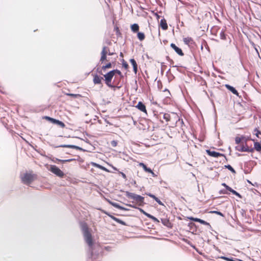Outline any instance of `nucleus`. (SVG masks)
<instances>
[{"label": "nucleus", "mask_w": 261, "mask_h": 261, "mask_svg": "<svg viewBox=\"0 0 261 261\" xmlns=\"http://www.w3.org/2000/svg\"><path fill=\"white\" fill-rule=\"evenodd\" d=\"M164 30H166V29H167L168 26H167V23H165V22H164Z\"/></svg>", "instance_id": "3c124183"}, {"label": "nucleus", "mask_w": 261, "mask_h": 261, "mask_svg": "<svg viewBox=\"0 0 261 261\" xmlns=\"http://www.w3.org/2000/svg\"><path fill=\"white\" fill-rule=\"evenodd\" d=\"M126 196L130 199H132L135 200L138 203H139V205H142V203L144 201V197H142L140 195L135 194L133 193H130L128 192H126Z\"/></svg>", "instance_id": "20e7f679"}, {"label": "nucleus", "mask_w": 261, "mask_h": 261, "mask_svg": "<svg viewBox=\"0 0 261 261\" xmlns=\"http://www.w3.org/2000/svg\"><path fill=\"white\" fill-rule=\"evenodd\" d=\"M119 173L121 175L123 178L125 179L126 178V176L124 173L122 172H119Z\"/></svg>", "instance_id": "37998d69"}, {"label": "nucleus", "mask_w": 261, "mask_h": 261, "mask_svg": "<svg viewBox=\"0 0 261 261\" xmlns=\"http://www.w3.org/2000/svg\"><path fill=\"white\" fill-rule=\"evenodd\" d=\"M236 148L237 150L239 151H242V152H245V151H247V150H248V149L246 148H244V145H238V146H237L236 147Z\"/></svg>", "instance_id": "dca6fc26"}, {"label": "nucleus", "mask_w": 261, "mask_h": 261, "mask_svg": "<svg viewBox=\"0 0 261 261\" xmlns=\"http://www.w3.org/2000/svg\"><path fill=\"white\" fill-rule=\"evenodd\" d=\"M68 95L72 97H75L77 96L76 94H69Z\"/></svg>", "instance_id": "8fccbe9b"}, {"label": "nucleus", "mask_w": 261, "mask_h": 261, "mask_svg": "<svg viewBox=\"0 0 261 261\" xmlns=\"http://www.w3.org/2000/svg\"><path fill=\"white\" fill-rule=\"evenodd\" d=\"M244 148H246L247 149H248V150H247V151H245V152H252L253 151V150L254 149L252 148H251V147H249L247 146V145L245 144V145H244Z\"/></svg>", "instance_id": "c756f323"}, {"label": "nucleus", "mask_w": 261, "mask_h": 261, "mask_svg": "<svg viewBox=\"0 0 261 261\" xmlns=\"http://www.w3.org/2000/svg\"><path fill=\"white\" fill-rule=\"evenodd\" d=\"M49 171L60 177H63L64 175L63 172L55 165H51L49 168Z\"/></svg>", "instance_id": "423d86ee"}, {"label": "nucleus", "mask_w": 261, "mask_h": 261, "mask_svg": "<svg viewBox=\"0 0 261 261\" xmlns=\"http://www.w3.org/2000/svg\"><path fill=\"white\" fill-rule=\"evenodd\" d=\"M114 31L116 32V34L117 35V36H120L121 35V33L120 32V31L119 29V27L116 25L115 27H114Z\"/></svg>", "instance_id": "bb28decb"}, {"label": "nucleus", "mask_w": 261, "mask_h": 261, "mask_svg": "<svg viewBox=\"0 0 261 261\" xmlns=\"http://www.w3.org/2000/svg\"><path fill=\"white\" fill-rule=\"evenodd\" d=\"M170 93L168 90H164V96H166L167 99L170 98Z\"/></svg>", "instance_id": "7c9ffc66"}, {"label": "nucleus", "mask_w": 261, "mask_h": 261, "mask_svg": "<svg viewBox=\"0 0 261 261\" xmlns=\"http://www.w3.org/2000/svg\"><path fill=\"white\" fill-rule=\"evenodd\" d=\"M122 66L125 69H127L128 67V65L126 62L123 63Z\"/></svg>", "instance_id": "58836bf2"}, {"label": "nucleus", "mask_w": 261, "mask_h": 261, "mask_svg": "<svg viewBox=\"0 0 261 261\" xmlns=\"http://www.w3.org/2000/svg\"><path fill=\"white\" fill-rule=\"evenodd\" d=\"M110 203L114 206L115 207L121 210H125L126 209L124 208L123 207L119 205L118 204L116 203H113V202H110Z\"/></svg>", "instance_id": "393cba45"}, {"label": "nucleus", "mask_w": 261, "mask_h": 261, "mask_svg": "<svg viewBox=\"0 0 261 261\" xmlns=\"http://www.w3.org/2000/svg\"><path fill=\"white\" fill-rule=\"evenodd\" d=\"M101 57L100 59V64H103L105 62H108L109 60L107 59V56L108 55L109 56H112L114 54L113 53H111L110 51V49L107 46H103L102 47V49L101 52Z\"/></svg>", "instance_id": "7ed1b4c3"}, {"label": "nucleus", "mask_w": 261, "mask_h": 261, "mask_svg": "<svg viewBox=\"0 0 261 261\" xmlns=\"http://www.w3.org/2000/svg\"><path fill=\"white\" fill-rule=\"evenodd\" d=\"M249 139H250L249 137L246 138L245 137V139H244L243 142H246Z\"/></svg>", "instance_id": "09e8293b"}, {"label": "nucleus", "mask_w": 261, "mask_h": 261, "mask_svg": "<svg viewBox=\"0 0 261 261\" xmlns=\"http://www.w3.org/2000/svg\"><path fill=\"white\" fill-rule=\"evenodd\" d=\"M43 118L47 121H49L52 123L56 124L57 122V120L54 118H53L51 117H50L49 116H44Z\"/></svg>", "instance_id": "f3484780"}, {"label": "nucleus", "mask_w": 261, "mask_h": 261, "mask_svg": "<svg viewBox=\"0 0 261 261\" xmlns=\"http://www.w3.org/2000/svg\"><path fill=\"white\" fill-rule=\"evenodd\" d=\"M191 41V39L190 38H185L184 39V41L186 44L189 43Z\"/></svg>", "instance_id": "473e14b6"}, {"label": "nucleus", "mask_w": 261, "mask_h": 261, "mask_svg": "<svg viewBox=\"0 0 261 261\" xmlns=\"http://www.w3.org/2000/svg\"><path fill=\"white\" fill-rule=\"evenodd\" d=\"M113 71V73L114 74V75L116 74H118L121 78H122L123 77L122 73L121 72V71L119 70H117V69H115V70H112Z\"/></svg>", "instance_id": "c85d7f7f"}, {"label": "nucleus", "mask_w": 261, "mask_h": 261, "mask_svg": "<svg viewBox=\"0 0 261 261\" xmlns=\"http://www.w3.org/2000/svg\"><path fill=\"white\" fill-rule=\"evenodd\" d=\"M113 219L116 222H117V223H119V224H121L122 225H125L126 224L122 220L118 219V218H117L116 217H113Z\"/></svg>", "instance_id": "a878e982"}, {"label": "nucleus", "mask_w": 261, "mask_h": 261, "mask_svg": "<svg viewBox=\"0 0 261 261\" xmlns=\"http://www.w3.org/2000/svg\"><path fill=\"white\" fill-rule=\"evenodd\" d=\"M189 219L190 220H193V221H196V222H199V220H200L199 218H193V217L189 218Z\"/></svg>", "instance_id": "4c0bfd02"}, {"label": "nucleus", "mask_w": 261, "mask_h": 261, "mask_svg": "<svg viewBox=\"0 0 261 261\" xmlns=\"http://www.w3.org/2000/svg\"><path fill=\"white\" fill-rule=\"evenodd\" d=\"M73 161H75V159H68V160H66V162H70Z\"/></svg>", "instance_id": "de8ad7c7"}, {"label": "nucleus", "mask_w": 261, "mask_h": 261, "mask_svg": "<svg viewBox=\"0 0 261 261\" xmlns=\"http://www.w3.org/2000/svg\"><path fill=\"white\" fill-rule=\"evenodd\" d=\"M172 116H175V115L174 114H172Z\"/></svg>", "instance_id": "6e6d98bb"}, {"label": "nucleus", "mask_w": 261, "mask_h": 261, "mask_svg": "<svg viewBox=\"0 0 261 261\" xmlns=\"http://www.w3.org/2000/svg\"><path fill=\"white\" fill-rule=\"evenodd\" d=\"M225 167L227 168H228L229 170H230L231 172H232L233 173L235 172V171L234 170V169L232 168V167L231 166L228 165V166H225Z\"/></svg>", "instance_id": "f704fd0d"}, {"label": "nucleus", "mask_w": 261, "mask_h": 261, "mask_svg": "<svg viewBox=\"0 0 261 261\" xmlns=\"http://www.w3.org/2000/svg\"><path fill=\"white\" fill-rule=\"evenodd\" d=\"M222 185L225 187L228 190L232 193L233 194L238 196L239 197H241V195L238 192L232 189L230 187L227 186L225 183H223Z\"/></svg>", "instance_id": "9d476101"}, {"label": "nucleus", "mask_w": 261, "mask_h": 261, "mask_svg": "<svg viewBox=\"0 0 261 261\" xmlns=\"http://www.w3.org/2000/svg\"><path fill=\"white\" fill-rule=\"evenodd\" d=\"M226 87L228 90H229L230 91H231L233 94L238 95V93L237 91L233 87L230 86L228 85H226Z\"/></svg>", "instance_id": "a211bd4d"}, {"label": "nucleus", "mask_w": 261, "mask_h": 261, "mask_svg": "<svg viewBox=\"0 0 261 261\" xmlns=\"http://www.w3.org/2000/svg\"><path fill=\"white\" fill-rule=\"evenodd\" d=\"M199 223H201V224H204V225H209V223H207V222H206V221H204V220H201V219H200V220H199Z\"/></svg>", "instance_id": "e433bc0d"}, {"label": "nucleus", "mask_w": 261, "mask_h": 261, "mask_svg": "<svg viewBox=\"0 0 261 261\" xmlns=\"http://www.w3.org/2000/svg\"><path fill=\"white\" fill-rule=\"evenodd\" d=\"M161 73H163V69L162 68L161 69Z\"/></svg>", "instance_id": "864d4df0"}, {"label": "nucleus", "mask_w": 261, "mask_h": 261, "mask_svg": "<svg viewBox=\"0 0 261 261\" xmlns=\"http://www.w3.org/2000/svg\"><path fill=\"white\" fill-rule=\"evenodd\" d=\"M154 16L155 17V18H156V20H158V21L159 20V19L160 18V17H161V15H160L158 13H154Z\"/></svg>", "instance_id": "c9c22d12"}, {"label": "nucleus", "mask_w": 261, "mask_h": 261, "mask_svg": "<svg viewBox=\"0 0 261 261\" xmlns=\"http://www.w3.org/2000/svg\"><path fill=\"white\" fill-rule=\"evenodd\" d=\"M93 165L94 166H95V167H97L103 171H106V172H109V170L106 168H105V167L100 165H99L98 164H96V163H94L93 164Z\"/></svg>", "instance_id": "aec40b11"}, {"label": "nucleus", "mask_w": 261, "mask_h": 261, "mask_svg": "<svg viewBox=\"0 0 261 261\" xmlns=\"http://www.w3.org/2000/svg\"><path fill=\"white\" fill-rule=\"evenodd\" d=\"M112 65L111 62H108L106 65H103L101 66V69L103 70H106L107 69H109L112 68Z\"/></svg>", "instance_id": "6ab92c4d"}, {"label": "nucleus", "mask_w": 261, "mask_h": 261, "mask_svg": "<svg viewBox=\"0 0 261 261\" xmlns=\"http://www.w3.org/2000/svg\"><path fill=\"white\" fill-rule=\"evenodd\" d=\"M211 213H215V214H217V215H219L220 216H223V215L222 214V213H221V212H218V211H213V212H211Z\"/></svg>", "instance_id": "ea45409f"}, {"label": "nucleus", "mask_w": 261, "mask_h": 261, "mask_svg": "<svg viewBox=\"0 0 261 261\" xmlns=\"http://www.w3.org/2000/svg\"><path fill=\"white\" fill-rule=\"evenodd\" d=\"M112 145L113 146H116V145H117V142L115 141H113L111 143Z\"/></svg>", "instance_id": "c03bdc74"}, {"label": "nucleus", "mask_w": 261, "mask_h": 261, "mask_svg": "<svg viewBox=\"0 0 261 261\" xmlns=\"http://www.w3.org/2000/svg\"><path fill=\"white\" fill-rule=\"evenodd\" d=\"M56 161L58 162H60L62 163H64L66 162V160H60V159H56Z\"/></svg>", "instance_id": "79ce46f5"}, {"label": "nucleus", "mask_w": 261, "mask_h": 261, "mask_svg": "<svg viewBox=\"0 0 261 261\" xmlns=\"http://www.w3.org/2000/svg\"><path fill=\"white\" fill-rule=\"evenodd\" d=\"M114 76V74L112 70L104 75L106 84H107V85L108 86H109L110 87H114L111 84V81H112V80Z\"/></svg>", "instance_id": "39448f33"}, {"label": "nucleus", "mask_w": 261, "mask_h": 261, "mask_svg": "<svg viewBox=\"0 0 261 261\" xmlns=\"http://www.w3.org/2000/svg\"><path fill=\"white\" fill-rule=\"evenodd\" d=\"M252 140L254 142V149L257 151H260L261 150L260 143L254 139H252Z\"/></svg>", "instance_id": "9b49d317"}, {"label": "nucleus", "mask_w": 261, "mask_h": 261, "mask_svg": "<svg viewBox=\"0 0 261 261\" xmlns=\"http://www.w3.org/2000/svg\"><path fill=\"white\" fill-rule=\"evenodd\" d=\"M56 124L60 126L61 128H64L65 127V124L63 122L59 120H57Z\"/></svg>", "instance_id": "cd10ccee"}, {"label": "nucleus", "mask_w": 261, "mask_h": 261, "mask_svg": "<svg viewBox=\"0 0 261 261\" xmlns=\"http://www.w3.org/2000/svg\"><path fill=\"white\" fill-rule=\"evenodd\" d=\"M130 62L131 63L133 66L134 71L135 72V73H136L137 72V64L136 61L134 59H131L130 60Z\"/></svg>", "instance_id": "2eb2a0df"}, {"label": "nucleus", "mask_w": 261, "mask_h": 261, "mask_svg": "<svg viewBox=\"0 0 261 261\" xmlns=\"http://www.w3.org/2000/svg\"><path fill=\"white\" fill-rule=\"evenodd\" d=\"M137 37H138V38L140 41H143L145 38V35L143 33L139 32H138V34H137Z\"/></svg>", "instance_id": "412c9836"}, {"label": "nucleus", "mask_w": 261, "mask_h": 261, "mask_svg": "<svg viewBox=\"0 0 261 261\" xmlns=\"http://www.w3.org/2000/svg\"><path fill=\"white\" fill-rule=\"evenodd\" d=\"M128 205L129 206L132 207H136L135 206H133V205H132L131 204H128Z\"/></svg>", "instance_id": "603ef678"}, {"label": "nucleus", "mask_w": 261, "mask_h": 261, "mask_svg": "<svg viewBox=\"0 0 261 261\" xmlns=\"http://www.w3.org/2000/svg\"><path fill=\"white\" fill-rule=\"evenodd\" d=\"M139 166L142 167L143 169L148 173H153L150 168H147V166L143 163H140L139 164Z\"/></svg>", "instance_id": "4468645a"}, {"label": "nucleus", "mask_w": 261, "mask_h": 261, "mask_svg": "<svg viewBox=\"0 0 261 261\" xmlns=\"http://www.w3.org/2000/svg\"><path fill=\"white\" fill-rule=\"evenodd\" d=\"M244 139H245V137H237L236 138L235 141L236 143L238 144H240L241 142H243Z\"/></svg>", "instance_id": "4be33fe9"}, {"label": "nucleus", "mask_w": 261, "mask_h": 261, "mask_svg": "<svg viewBox=\"0 0 261 261\" xmlns=\"http://www.w3.org/2000/svg\"><path fill=\"white\" fill-rule=\"evenodd\" d=\"M64 147H69V148H75V146L73 145H65Z\"/></svg>", "instance_id": "49530a36"}, {"label": "nucleus", "mask_w": 261, "mask_h": 261, "mask_svg": "<svg viewBox=\"0 0 261 261\" xmlns=\"http://www.w3.org/2000/svg\"><path fill=\"white\" fill-rule=\"evenodd\" d=\"M147 195H148L149 197L153 198L160 204L163 205V204L162 203V202L157 197H156L154 195H152V194H151L150 193L147 194Z\"/></svg>", "instance_id": "5701e85b"}, {"label": "nucleus", "mask_w": 261, "mask_h": 261, "mask_svg": "<svg viewBox=\"0 0 261 261\" xmlns=\"http://www.w3.org/2000/svg\"><path fill=\"white\" fill-rule=\"evenodd\" d=\"M174 121H173V123L171 124V125H174Z\"/></svg>", "instance_id": "5fc2aeb1"}, {"label": "nucleus", "mask_w": 261, "mask_h": 261, "mask_svg": "<svg viewBox=\"0 0 261 261\" xmlns=\"http://www.w3.org/2000/svg\"><path fill=\"white\" fill-rule=\"evenodd\" d=\"M160 28L163 30V18L160 20Z\"/></svg>", "instance_id": "a19ab883"}, {"label": "nucleus", "mask_w": 261, "mask_h": 261, "mask_svg": "<svg viewBox=\"0 0 261 261\" xmlns=\"http://www.w3.org/2000/svg\"><path fill=\"white\" fill-rule=\"evenodd\" d=\"M103 80V77L97 75H95L93 78V82L95 84H101V81Z\"/></svg>", "instance_id": "1a4fd4ad"}, {"label": "nucleus", "mask_w": 261, "mask_h": 261, "mask_svg": "<svg viewBox=\"0 0 261 261\" xmlns=\"http://www.w3.org/2000/svg\"><path fill=\"white\" fill-rule=\"evenodd\" d=\"M206 152L210 155L213 157H218L222 155L221 153L214 151L206 150Z\"/></svg>", "instance_id": "f8f14e48"}, {"label": "nucleus", "mask_w": 261, "mask_h": 261, "mask_svg": "<svg viewBox=\"0 0 261 261\" xmlns=\"http://www.w3.org/2000/svg\"><path fill=\"white\" fill-rule=\"evenodd\" d=\"M254 135L257 137H259V135L261 134V133L257 129H254Z\"/></svg>", "instance_id": "72a5a7b5"}, {"label": "nucleus", "mask_w": 261, "mask_h": 261, "mask_svg": "<svg viewBox=\"0 0 261 261\" xmlns=\"http://www.w3.org/2000/svg\"><path fill=\"white\" fill-rule=\"evenodd\" d=\"M81 228L86 243L89 247L92 248L93 245V239L87 224L86 222L81 223Z\"/></svg>", "instance_id": "f257e3e1"}, {"label": "nucleus", "mask_w": 261, "mask_h": 261, "mask_svg": "<svg viewBox=\"0 0 261 261\" xmlns=\"http://www.w3.org/2000/svg\"><path fill=\"white\" fill-rule=\"evenodd\" d=\"M37 178L36 174L33 173L32 172L25 173L21 176L22 181L25 184H30Z\"/></svg>", "instance_id": "f03ea898"}, {"label": "nucleus", "mask_w": 261, "mask_h": 261, "mask_svg": "<svg viewBox=\"0 0 261 261\" xmlns=\"http://www.w3.org/2000/svg\"><path fill=\"white\" fill-rule=\"evenodd\" d=\"M171 47L176 51V53L179 55L182 56L184 54L180 48L176 46L174 44L172 43L171 44Z\"/></svg>", "instance_id": "6e6552de"}, {"label": "nucleus", "mask_w": 261, "mask_h": 261, "mask_svg": "<svg viewBox=\"0 0 261 261\" xmlns=\"http://www.w3.org/2000/svg\"><path fill=\"white\" fill-rule=\"evenodd\" d=\"M131 30L134 33L138 32L139 30V26L137 23H134L130 26Z\"/></svg>", "instance_id": "ddd939ff"}, {"label": "nucleus", "mask_w": 261, "mask_h": 261, "mask_svg": "<svg viewBox=\"0 0 261 261\" xmlns=\"http://www.w3.org/2000/svg\"><path fill=\"white\" fill-rule=\"evenodd\" d=\"M222 258L224 259H225V260H228V261H234L232 259H229V258L225 257H222Z\"/></svg>", "instance_id": "a18cd8bd"}, {"label": "nucleus", "mask_w": 261, "mask_h": 261, "mask_svg": "<svg viewBox=\"0 0 261 261\" xmlns=\"http://www.w3.org/2000/svg\"><path fill=\"white\" fill-rule=\"evenodd\" d=\"M147 195H148L149 197L153 198L160 204L163 205V204L162 203V202L157 197H156L154 195H152V194H151L150 193L147 194Z\"/></svg>", "instance_id": "b1692460"}, {"label": "nucleus", "mask_w": 261, "mask_h": 261, "mask_svg": "<svg viewBox=\"0 0 261 261\" xmlns=\"http://www.w3.org/2000/svg\"><path fill=\"white\" fill-rule=\"evenodd\" d=\"M164 119H166L167 121H171V116L169 114H164Z\"/></svg>", "instance_id": "2f4dec72"}, {"label": "nucleus", "mask_w": 261, "mask_h": 261, "mask_svg": "<svg viewBox=\"0 0 261 261\" xmlns=\"http://www.w3.org/2000/svg\"><path fill=\"white\" fill-rule=\"evenodd\" d=\"M137 108H138L140 111L144 112L145 113H147V110L146 109V106L143 102L141 101H139L138 103V105L136 106Z\"/></svg>", "instance_id": "0eeeda50"}]
</instances>
